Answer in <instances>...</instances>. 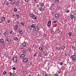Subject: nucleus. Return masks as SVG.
I'll return each mask as SVG.
<instances>
[{"mask_svg":"<svg viewBox=\"0 0 76 76\" xmlns=\"http://www.w3.org/2000/svg\"><path fill=\"white\" fill-rule=\"evenodd\" d=\"M10 76H14V75H13V74H12L10 75Z\"/></svg>","mask_w":76,"mask_h":76,"instance_id":"54","label":"nucleus"},{"mask_svg":"<svg viewBox=\"0 0 76 76\" xmlns=\"http://www.w3.org/2000/svg\"><path fill=\"white\" fill-rule=\"evenodd\" d=\"M9 2L7 1H5L4 2V4L6 5H9Z\"/></svg>","mask_w":76,"mask_h":76,"instance_id":"12","label":"nucleus"},{"mask_svg":"<svg viewBox=\"0 0 76 76\" xmlns=\"http://www.w3.org/2000/svg\"><path fill=\"white\" fill-rule=\"evenodd\" d=\"M14 10L15 12H16L18 11V9H17L16 8H15L14 9Z\"/></svg>","mask_w":76,"mask_h":76,"instance_id":"29","label":"nucleus"},{"mask_svg":"<svg viewBox=\"0 0 76 76\" xmlns=\"http://www.w3.org/2000/svg\"><path fill=\"white\" fill-rule=\"evenodd\" d=\"M18 25H15V29L16 31L18 29Z\"/></svg>","mask_w":76,"mask_h":76,"instance_id":"15","label":"nucleus"},{"mask_svg":"<svg viewBox=\"0 0 76 76\" xmlns=\"http://www.w3.org/2000/svg\"><path fill=\"white\" fill-rule=\"evenodd\" d=\"M58 75H56L55 76H58Z\"/></svg>","mask_w":76,"mask_h":76,"instance_id":"62","label":"nucleus"},{"mask_svg":"<svg viewBox=\"0 0 76 76\" xmlns=\"http://www.w3.org/2000/svg\"><path fill=\"white\" fill-rule=\"evenodd\" d=\"M47 54H45V56H47Z\"/></svg>","mask_w":76,"mask_h":76,"instance_id":"64","label":"nucleus"},{"mask_svg":"<svg viewBox=\"0 0 76 76\" xmlns=\"http://www.w3.org/2000/svg\"><path fill=\"white\" fill-rule=\"evenodd\" d=\"M8 34H9V31H6L4 34V35L5 36H7Z\"/></svg>","mask_w":76,"mask_h":76,"instance_id":"6","label":"nucleus"},{"mask_svg":"<svg viewBox=\"0 0 76 76\" xmlns=\"http://www.w3.org/2000/svg\"><path fill=\"white\" fill-rule=\"evenodd\" d=\"M39 50H42V47H40L39 48Z\"/></svg>","mask_w":76,"mask_h":76,"instance_id":"37","label":"nucleus"},{"mask_svg":"<svg viewBox=\"0 0 76 76\" xmlns=\"http://www.w3.org/2000/svg\"><path fill=\"white\" fill-rule=\"evenodd\" d=\"M33 29L34 31L35 32H36L38 31V27L37 26H35L33 28Z\"/></svg>","mask_w":76,"mask_h":76,"instance_id":"4","label":"nucleus"},{"mask_svg":"<svg viewBox=\"0 0 76 76\" xmlns=\"http://www.w3.org/2000/svg\"><path fill=\"white\" fill-rule=\"evenodd\" d=\"M69 36H71V35H72V33L71 32H69Z\"/></svg>","mask_w":76,"mask_h":76,"instance_id":"40","label":"nucleus"},{"mask_svg":"<svg viewBox=\"0 0 76 76\" xmlns=\"http://www.w3.org/2000/svg\"><path fill=\"white\" fill-rule=\"evenodd\" d=\"M51 32H53V30H51Z\"/></svg>","mask_w":76,"mask_h":76,"instance_id":"59","label":"nucleus"},{"mask_svg":"<svg viewBox=\"0 0 76 76\" xmlns=\"http://www.w3.org/2000/svg\"><path fill=\"white\" fill-rule=\"evenodd\" d=\"M65 48V47L64 46H62L61 47V49L63 50H64V48Z\"/></svg>","mask_w":76,"mask_h":76,"instance_id":"33","label":"nucleus"},{"mask_svg":"<svg viewBox=\"0 0 76 76\" xmlns=\"http://www.w3.org/2000/svg\"><path fill=\"white\" fill-rule=\"evenodd\" d=\"M37 56V54H35L34 55V57H35V56Z\"/></svg>","mask_w":76,"mask_h":76,"instance_id":"56","label":"nucleus"},{"mask_svg":"<svg viewBox=\"0 0 76 76\" xmlns=\"http://www.w3.org/2000/svg\"><path fill=\"white\" fill-rule=\"evenodd\" d=\"M10 75H12V72H10Z\"/></svg>","mask_w":76,"mask_h":76,"instance_id":"60","label":"nucleus"},{"mask_svg":"<svg viewBox=\"0 0 76 76\" xmlns=\"http://www.w3.org/2000/svg\"><path fill=\"white\" fill-rule=\"evenodd\" d=\"M42 53H45V51H44V50H42Z\"/></svg>","mask_w":76,"mask_h":76,"instance_id":"50","label":"nucleus"},{"mask_svg":"<svg viewBox=\"0 0 76 76\" xmlns=\"http://www.w3.org/2000/svg\"><path fill=\"white\" fill-rule=\"evenodd\" d=\"M62 31L61 30H60L58 31V34H61Z\"/></svg>","mask_w":76,"mask_h":76,"instance_id":"32","label":"nucleus"},{"mask_svg":"<svg viewBox=\"0 0 76 76\" xmlns=\"http://www.w3.org/2000/svg\"><path fill=\"white\" fill-rule=\"evenodd\" d=\"M22 52L23 53H26V51L25 50H23Z\"/></svg>","mask_w":76,"mask_h":76,"instance_id":"41","label":"nucleus"},{"mask_svg":"<svg viewBox=\"0 0 76 76\" xmlns=\"http://www.w3.org/2000/svg\"><path fill=\"white\" fill-rule=\"evenodd\" d=\"M23 45V46L24 47H26V43L25 42H23L22 44Z\"/></svg>","mask_w":76,"mask_h":76,"instance_id":"21","label":"nucleus"},{"mask_svg":"<svg viewBox=\"0 0 76 76\" xmlns=\"http://www.w3.org/2000/svg\"><path fill=\"white\" fill-rule=\"evenodd\" d=\"M29 15H30V17H32V16H33L34 14H32V13H31Z\"/></svg>","mask_w":76,"mask_h":76,"instance_id":"35","label":"nucleus"},{"mask_svg":"<svg viewBox=\"0 0 76 76\" xmlns=\"http://www.w3.org/2000/svg\"><path fill=\"white\" fill-rule=\"evenodd\" d=\"M55 2L56 3H58L59 2V0H55Z\"/></svg>","mask_w":76,"mask_h":76,"instance_id":"23","label":"nucleus"},{"mask_svg":"<svg viewBox=\"0 0 76 76\" xmlns=\"http://www.w3.org/2000/svg\"><path fill=\"white\" fill-rule=\"evenodd\" d=\"M28 61V58H25L23 59V62H27Z\"/></svg>","mask_w":76,"mask_h":76,"instance_id":"7","label":"nucleus"},{"mask_svg":"<svg viewBox=\"0 0 76 76\" xmlns=\"http://www.w3.org/2000/svg\"><path fill=\"white\" fill-rule=\"evenodd\" d=\"M12 69H13V70H16V68H15V67H13L12 68Z\"/></svg>","mask_w":76,"mask_h":76,"instance_id":"45","label":"nucleus"},{"mask_svg":"<svg viewBox=\"0 0 76 76\" xmlns=\"http://www.w3.org/2000/svg\"><path fill=\"white\" fill-rule=\"evenodd\" d=\"M15 41H18V38L17 37H15L14 38Z\"/></svg>","mask_w":76,"mask_h":76,"instance_id":"20","label":"nucleus"},{"mask_svg":"<svg viewBox=\"0 0 76 76\" xmlns=\"http://www.w3.org/2000/svg\"><path fill=\"white\" fill-rule=\"evenodd\" d=\"M6 71H4V72H3V74H4V75H6Z\"/></svg>","mask_w":76,"mask_h":76,"instance_id":"46","label":"nucleus"},{"mask_svg":"<svg viewBox=\"0 0 76 76\" xmlns=\"http://www.w3.org/2000/svg\"><path fill=\"white\" fill-rule=\"evenodd\" d=\"M25 54H22L20 55V57L21 58H23L25 57Z\"/></svg>","mask_w":76,"mask_h":76,"instance_id":"8","label":"nucleus"},{"mask_svg":"<svg viewBox=\"0 0 76 76\" xmlns=\"http://www.w3.org/2000/svg\"><path fill=\"white\" fill-rule=\"evenodd\" d=\"M0 42L1 44H4V39H0Z\"/></svg>","mask_w":76,"mask_h":76,"instance_id":"9","label":"nucleus"},{"mask_svg":"<svg viewBox=\"0 0 76 76\" xmlns=\"http://www.w3.org/2000/svg\"><path fill=\"white\" fill-rule=\"evenodd\" d=\"M51 25V21L49 20L47 26H50Z\"/></svg>","mask_w":76,"mask_h":76,"instance_id":"10","label":"nucleus"},{"mask_svg":"<svg viewBox=\"0 0 76 76\" xmlns=\"http://www.w3.org/2000/svg\"><path fill=\"white\" fill-rule=\"evenodd\" d=\"M72 56H71L70 57V58H72Z\"/></svg>","mask_w":76,"mask_h":76,"instance_id":"63","label":"nucleus"},{"mask_svg":"<svg viewBox=\"0 0 76 76\" xmlns=\"http://www.w3.org/2000/svg\"><path fill=\"white\" fill-rule=\"evenodd\" d=\"M36 6L37 7H39V6H38V4H37Z\"/></svg>","mask_w":76,"mask_h":76,"instance_id":"58","label":"nucleus"},{"mask_svg":"<svg viewBox=\"0 0 76 76\" xmlns=\"http://www.w3.org/2000/svg\"><path fill=\"white\" fill-rule=\"evenodd\" d=\"M21 24L22 26H23L24 25H25V23L24 22H22L21 23Z\"/></svg>","mask_w":76,"mask_h":76,"instance_id":"30","label":"nucleus"},{"mask_svg":"<svg viewBox=\"0 0 76 76\" xmlns=\"http://www.w3.org/2000/svg\"><path fill=\"white\" fill-rule=\"evenodd\" d=\"M18 60V58L16 56H14L13 58V61L14 63H17V61Z\"/></svg>","mask_w":76,"mask_h":76,"instance_id":"2","label":"nucleus"},{"mask_svg":"<svg viewBox=\"0 0 76 76\" xmlns=\"http://www.w3.org/2000/svg\"><path fill=\"white\" fill-rule=\"evenodd\" d=\"M18 32L20 34V35H22L23 34V32H22V28H20L18 30Z\"/></svg>","mask_w":76,"mask_h":76,"instance_id":"5","label":"nucleus"},{"mask_svg":"<svg viewBox=\"0 0 76 76\" xmlns=\"http://www.w3.org/2000/svg\"><path fill=\"white\" fill-rule=\"evenodd\" d=\"M57 21L56 20V21H53V23H57Z\"/></svg>","mask_w":76,"mask_h":76,"instance_id":"44","label":"nucleus"},{"mask_svg":"<svg viewBox=\"0 0 76 76\" xmlns=\"http://www.w3.org/2000/svg\"><path fill=\"white\" fill-rule=\"evenodd\" d=\"M70 18L71 19H72L73 18V15H71L70 16Z\"/></svg>","mask_w":76,"mask_h":76,"instance_id":"38","label":"nucleus"},{"mask_svg":"<svg viewBox=\"0 0 76 76\" xmlns=\"http://www.w3.org/2000/svg\"><path fill=\"white\" fill-rule=\"evenodd\" d=\"M50 62H48V66H50Z\"/></svg>","mask_w":76,"mask_h":76,"instance_id":"53","label":"nucleus"},{"mask_svg":"<svg viewBox=\"0 0 76 76\" xmlns=\"http://www.w3.org/2000/svg\"><path fill=\"white\" fill-rule=\"evenodd\" d=\"M10 19H9L8 20V23H10Z\"/></svg>","mask_w":76,"mask_h":76,"instance_id":"49","label":"nucleus"},{"mask_svg":"<svg viewBox=\"0 0 76 76\" xmlns=\"http://www.w3.org/2000/svg\"><path fill=\"white\" fill-rule=\"evenodd\" d=\"M6 40L7 41H8V42H10V41H11V39H10V38H8L6 39Z\"/></svg>","mask_w":76,"mask_h":76,"instance_id":"14","label":"nucleus"},{"mask_svg":"<svg viewBox=\"0 0 76 76\" xmlns=\"http://www.w3.org/2000/svg\"><path fill=\"white\" fill-rule=\"evenodd\" d=\"M56 48L58 50H60V47L58 46L57 47H56Z\"/></svg>","mask_w":76,"mask_h":76,"instance_id":"28","label":"nucleus"},{"mask_svg":"<svg viewBox=\"0 0 76 76\" xmlns=\"http://www.w3.org/2000/svg\"><path fill=\"white\" fill-rule=\"evenodd\" d=\"M10 57H8V59H10Z\"/></svg>","mask_w":76,"mask_h":76,"instance_id":"61","label":"nucleus"},{"mask_svg":"<svg viewBox=\"0 0 76 76\" xmlns=\"http://www.w3.org/2000/svg\"><path fill=\"white\" fill-rule=\"evenodd\" d=\"M45 76H48V74H46L45 75Z\"/></svg>","mask_w":76,"mask_h":76,"instance_id":"55","label":"nucleus"},{"mask_svg":"<svg viewBox=\"0 0 76 76\" xmlns=\"http://www.w3.org/2000/svg\"><path fill=\"white\" fill-rule=\"evenodd\" d=\"M27 50L28 52H30V53H31L32 51V49H28Z\"/></svg>","mask_w":76,"mask_h":76,"instance_id":"25","label":"nucleus"},{"mask_svg":"<svg viewBox=\"0 0 76 76\" xmlns=\"http://www.w3.org/2000/svg\"><path fill=\"white\" fill-rule=\"evenodd\" d=\"M15 3V0H12L11 4H14Z\"/></svg>","mask_w":76,"mask_h":76,"instance_id":"13","label":"nucleus"},{"mask_svg":"<svg viewBox=\"0 0 76 76\" xmlns=\"http://www.w3.org/2000/svg\"><path fill=\"white\" fill-rule=\"evenodd\" d=\"M39 10L40 11L42 12L43 11V8L42 7H39Z\"/></svg>","mask_w":76,"mask_h":76,"instance_id":"16","label":"nucleus"},{"mask_svg":"<svg viewBox=\"0 0 76 76\" xmlns=\"http://www.w3.org/2000/svg\"><path fill=\"white\" fill-rule=\"evenodd\" d=\"M64 54L66 56H68V53L67 52H65Z\"/></svg>","mask_w":76,"mask_h":76,"instance_id":"24","label":"nucleus"},{"mask_svg":"<svg viewBox=\"0 0 76 76\" xmlns=\"http://www.w3.org/2000/svg\"><path fill=\"white\" fill-rule=\"evenodd\" d=\"M3 20H1L0 21V23H3Z\"/></svg>","mask_w":76,"mask_h":76,"instance_id":"47","label":"nucleus"},{"mask_svg":"<svg viewBox=\"0 0 76 76\" xmlns=\"http://www.w3.org/2000/svg\"><path fill=\"white\" fill-rule=\"evenodd\" d=\"M70 12V10H67L66 11V13H69Z\"/></svg>","mask_w":76,"mask_h":76,"instance_id":"43","label":"nucleus"},{"mask_svg":"<svg viewBox=\"0 0 76 76\" xmlns=\"http://www.w3.org/2000/svg\"><path fill=\"white\" fill-rule=\"evenodd\" d=\"M76 49V48L75 46H73L72 47V50H75V49Z\"/></svg>","mask_w":76,"mask_h":76,"instance_id":"27","label":"nucleus"},{"mask_svg":"<svg viewBox=\"0 0 76 76\" xmlns=\"http://www.w3.org/2000/svg\"><path fill=\"white\" fill-rule=\"evenodd\" d=\"M16 16L17 19H18L19 18V15L18 14H16Z\"/></svg>","mask_w":76,"mask_h":76,"instance_id":"26","label":"nucleus"},{"mask_svg":"<svg viewBox=\"0 0 76 76\" xmlns=\"http://www.w3.org/2000/svg\"><path fill=\"white\" fill-rule=\"evenodd\" d=\"M1 19L2 20H5V18L4 17H2Z\"/></svg>","mask_w":76,"mask_h":76,"instance_id":"34","label":"nucleus"},{"mask_svg":"<svg viewBox=\"0 0 76 76\" xmlns=\"http://www.w3.org/2000/svg\"><path fill=\"white\" fill-rule=\"evenodd\" d=\"M32 17L33 19H37V16L35 15H33Z\"/></svg>","mask_w":76,"mask_h":76,"instance_id":"11","label":"nucleus"},{"mask_svg":"<svg viewBox=\"0 0 76 76\" xmlns=\"http://www.w3.org/2000/svg\"><path fill=\"white\" fill-rule=\"evenodd\" d=\"M16 24H17L16 25H19V24H20V23H19V21L16 22Z\"/></svg>","mask_w":76,"mask_h":76,"instance_id":"31","label":"nucleus"},{"mask_svg":"<svg viewBox=\"0 0 76 76\" xmlns=\"http://www.w3.org/2000/svg\"><path fill=\"white\" fill-rule=\"evenodd\" d=\"M76 55L75 54V52L74 53V54L72 56V59L73 61H76Z\"/></svg>","mask_w":76,"mask_h":76,"instance_id":"3","label":"nucleus"},{"mask_svg":"<svg viewBox=\"0 0 76 76\" xmlns=\"http://www.w3.org/2000/svg\"><path fill=\"white\" fill-rule=\"evenodd\" d=\"M10 34H12V35H14V32L13 31H10Z\"/></svg>","mask_w":76,"mask_h":76,"instance_id":"18","label":"nucleus"},{"mask_svg":"<svg viewBox=\"0 0 76 76\" xmlns=\"http://www.w3.org/2000/svg\"><path fill=\"white\" fill-rule=\"evenodd\" d=\"M35 2H36V3H37L38 2V0H34Z\"/></svg>","mask_w":76,"mask_h":76,"instance_id":"52","label":"nucleus"},{"mask_svg":"<svg viewBox=\"0 0 76 76\" xmlns=\"http://www.w3.org/2000/svg\"><path fill=\"white\" fill-rule=\"evenodd\" d=\"M44 3H42L41 4V7H43V6H44Z\"/></svg>","mask_w":76,"mask_h":76,"instance_id":"39","label":"nucleus"},{"mask_svg":"<svg viewBox=\"0 0 76 76\" xmlns=\"http://www.w3.org/2000/svg\"><path fill=\"white\" fill-rule=\"evenodd\" d=\"M36 26V24H32V25H30L29 26V28L30 30H33L34 27Z\"/></svg>","mask_w":76,"mask_h":76,"instance_id":"1","label":"nucleus"},{"mask_svg":"<svg viewBox=\"0 0 76 76\" xmlns=\"http://www.w3.org/2000/svg\"><path fill=\"white\" fill-rule=\"evenodd\" d=\"M17 14H19V15L20 14V11H17Z\"/></svg>","mask_w":76,"mask_h":76,"instance_id":"42","label":"nucleus"},{"mask_svg":"<svg viewBox=\"0 0 76 76\" xmlns=\"http://www.w3.org/2000/svg\"><path fill=\"white\" fill-rule=\"evenodd\" d=\"M23 74H26L27 72L26 70H23Z\"/></svg>","mask_w":76,"mask_h":76,"instance_id":"22","label":"nucleus"},{"mask_svg":"<svg viewBox=\"0 0 76 76\" xmlns=\"http://www.w3.org/2000/svg\"><path fill=\"white\" fill-rule=\"evenodd\" d=\"M25 1L26 2H28V1H29V0H25Z\"/></svg>","mask_w":76,"mask_h":76,"instance_id":"51","label":"nucleus"},{"mask_svg":"<svg viewBox=\"0 0 76 76\" xmlns=\"http://www.w3.org/2000/svg\"><path fill=\"white\" fill-rule=\"evenodd\" d=\"M20 2L19 1H18L16 3L15 6H19V4Z\"/></svg>","mask_w":76,"mask_h":76,"instance_id":"19","label":"nucleus"},{"mask_svg":"<svg viewBox=\"0 0 76 76\" xmlns=\"http://www.w3.org/2000/svg\"><path fill=\"white\" fill-rule=\"evenodd\" d=\"M42 47H44V45H42Z\"/></svg>","mask_w":76,"mask_h":76,"instance_id":"57","label":"nucleus"},{"mask_svg":"<svg viewBox=\"0 0 76 76\" xmlns=\"http://www.w3.org/2000/svg\"><path fill=\"white\" fill-rule=\"evenodd\" d=\"M60 64V66H62L63 65V62H60L59 63Z\"/></svg>","mask_w":76,"mask_h":76,"instance_id":"36","label":"nucleus"},{"mask_svg":"<svg viewBox=\"0 0 76 76\" xmlns=\"http://www.w3.org/2000/svg\"><path fill=\"white\" fill-rule=\"evenodd\" d=\"M44 38H45V37H46V34H44Z\"/></svg>","mask_w":76,"mask_h":76,"instance_id":"48","label":"nucleus"},{"mask_svg":"<svg viewBox=\"0 0 76 76\" xmlns=\"http://www.w3.org/2000/svg\"><path fill=\"white\" fill-rule=\"evenodd\" d=\"M58 14H55V18H56V19H57V18H58Z\"/></svg>","mask_w":76,"mask_h":76,"instance_id":"17","label":"nucleus"}]
</instances>
